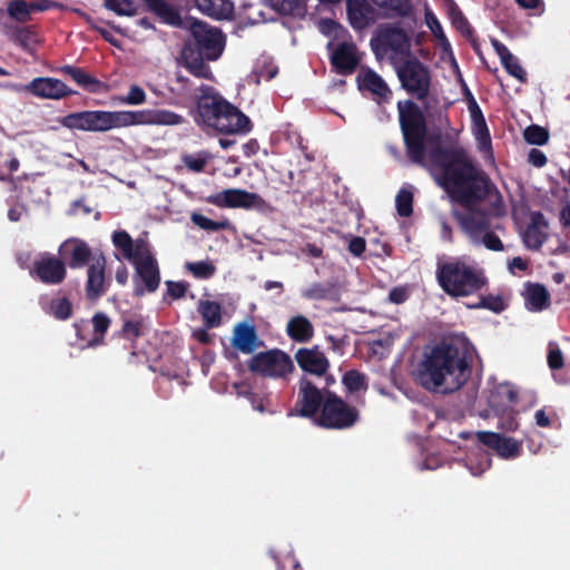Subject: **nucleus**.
<instances>
[{
    "label": "nucleus",
    "instance_id": "31",
    "mask_svg": "<svg viewBox=\"0 0 570 570\" xmlns=\"http://www.w3.org/2000/svg\"><path fill=\"white\" fill-rule=\"evenodd\" d=\"M59 72L72 79L79 87L89 92H97L101 87V81L87 73L82 68L66 65L59 68Z\"/></svg>",
    "mask_w": 570,
    "mask_h": 570
},
{
    "label": "nucleus",
    "instance_id": "10",
    "mask_svg": "<svg viewBox=\"0 0 570 570\" xmlns=\"http://www.w3.org/2000/svg\"><path fill=\"white\" fill-rule=\"evenodd\" d=\"M360 421V411L335 392L325 390V403L316 424L328 430H347Z\"/></svg>",
    "mask_w": 570,
    "mask_h": 570
},
{
    "label": "nucleus",
    "instance_id": "40",
    "mask_svg": "<svg viewBox=\"0 0 570 570\" xmlns=\"http://www.w3.org/2000/svg\"><path fill=\"white\" fill-rule=\"evenodd\" d=\"M47 313L59 321H66L72 315V304L68 297L53 298L48 305Z\"/></svg>",
    "mask_w": 570,
    "mask_h": 570
},
{
    "label": "nucleus",
    "instance_id": "50",
    "mask_svg": "<svg viewBox=\"0 0 570 570\" xmlns=\"http://www.w3.org/2000/svg\"><path fill=\"white\" fill-rule=\"evenodd\" d=\"M105 7L118 16L131 17L136 14L134 0H105Z\"/></svg>",
    "mask_w": 570,
    "mask_h": 570
},
{
    "label": "nucleus",
    "instance_id": "32",
    "mask_svg": "<svg viewBox=\"0 0 570 570\" xmlns=\"http://www.w3.org/2000/svg\"><path fill=\"white\" fill-rule=\"evenodd\" d=\"M525 306L531 312H541L550 306V294L544 285L539 283L528 285Z\"/></svg>",
    "mask_w": 570,
    "mask_h": 570
},
{
    "label": "nucleus",
    "instance_id": "48",
    "mask_svg": "<svg viewBox=\"0 0 570 570\" xmlns=\"http://www.w3.org/2000/svg\"><path fill=\"white\" fill-rule=\"evenodd\" d=\"M450 17L453 27L456 30H459L463 37H465L466 39L473 38L474 30L458 7H453L450 9Z\"/></svg>",
    "mask_w": 570,
    "mask_h": 570
},
{
    "label": "nucleus",
    "instance_id": "2",
    "mask_svg": "<svg viewBox=\"0 0 570 570\" xmlns=\"http://www.w3.org/2000/svg\"><path fill=\"white\" fill-rule=\"evenodd\" d=\"M472 346L466 338L442 341L424 353L417 367V381L428 391L451 394L470 379Z\"/></svg>",
    "mask_w": 570,
    "mask_h": 570
},
{
    "label": "nucleus",
    "instance_id": "19",
    "mask_svg": "<svg viewBox=\"0 0 570 570\" xmlns=\"http://www.w3.org/2000/svg\"><path fill=\"white\" fill-rule=\"evenodd\" d=\"M106 257L104 254L94 256V262L88 265L87 281L85 285L86 297L88 301H97L104 296L109 286L110 279L106 277Z\"/></svg>",
    "mask_w": 570,
    "mask_h": 570
},
{
    "label": "nucleus",
    "instance_id": "16",
    "mask_svg": "<svg viewBox=\"0 0 570 570\" xmlns=\"http://www.w3.org/2000/svg\"><path fill=\"white\" fill-rule=\"evenodd\" d=\"M30 275L43 284L59 285L67 276V267L59 257L47 254L33 262Z\"/></svg>",
    "mask_w": 570,
    "mask_h": 570
},
{
    "label": "nucleus",
    "instance_id": "55",
    "mask_svg": "<svg viewBox=\"0 0 570 570\" xmlns=\"http://www.w3.org/2000/svg\"><path fill=\"white\" fill-rule=\"evenodd\" d=\"M476 307L487 308L494 313H500L505 308L504 301L499 295H487L480 298V302L475 305Z\"/></svg>",
    "mask_w": 570,
    "mask_h": 570
},
{
    "label": "nucleus",
    "instance_id": "20",
    "mask_svg": "<svg viewBox=\"0 0 570 570\" xmlns=\"http://www.w3.org/2000/svg\"><path fill=\"white\" fill-rule=\"evenodd\" d=\"M476 438L480 443L494 450L504 459L517 458L521 454L522 443L513 438L490 431H480L476 433Z\"/></svg>",
    "mask_w": 570,
    "mask_h": 570
},
{
    "label": "nucleus",
    "instance_id": "62",
    "mask_svg": "<svg viewBox=\"0 0 570 570\" xmlns=\"http://www.w3.org/2000/svg\"><path fill=\"white\" fill-rule=\"evenodd\" d=\"M30 12H42L50 8H56L58 4L51 0H39L28 3Z\"/></svg>",
    "mask_w": 570,
    "mask_h": 570
},
{
    "label": "nucleus",
    "instance_id": "38",
    "mask_svg": "<svg viewBox=\"0 0 570 570\" xmlns=\"http://www.w3.org/2000/svg\"><path fill=\"white\" fill-rule=\"evenodd\" d=\"M91 323L94 326V336L89 341L90 346H97L104 343L105 334L107 333L111 321L109 316L104 312H97L92 318Z\"/></svg>",
    "mask_w": 570,
    "mask_h": 570
},
{
    "label": "nucleus",
    "instance_id": "53",
    "mask_svg": "<svg viewBox=\"0 0 570 570\" xmlns=\"http://www.w3.org/2000/svg\"><path fill=\"white\" fill-rule=\"evenodd\" d=\"M209 155L205 151H200L196 155L187 154L184 155L181 160L184 165L193 173H200L204 170Z\"/></svg>",
    "mask_w": 570,
    "mask_h": 570
},
{
    "label": "nucleus",
    "instance_id": "13",
    "mask_svg": "<svg viewBox=\"0 0 570 570\" xmlns=\"http://www.w3.org/2000/svg\"><path fill=\"white\" fill-rule=\"evenodd\" d=\"M325 403V390L318 389L311 380L302 377L298 383L297 399L289 416L314 419L321 414Z\"/></svg>",
    "mask_w": 570,
    "mask_h": 570
},
{
    "label": "nucleus",
    "instance_id": "1",
    "mask_svg": "<svg viewBox=\"0 0 570 570\" xmlns=\"http://www.w3.org/2000/svg\"><path fill=\"white\" fill-rule=\"evenodd\" d=\"M428 156L438 184L461 205L469 208L489 196L492 186L489 176L474 164L462 146L436 145Z\"/></svg>",
    "mask_w": 570,
    "mask_h": 570
},
{
    "label": "nucleus",
    "instance_id": "42",
    "mask_svg": "<svg viewBox=\"0 0 570 570\" xmlns=\"http://www.w3.org/2000/svg\"><path fill=\"white\" fill-rule=\"evenodd\" d=\"M425 21H426V24H428L429 29L431 30L432 35L438 40L439 46L442 48V50L450 51L451 43L448 40L438 18L432 12H428L425 14Z\"/></svg>",
    "mask_w": 570,
    "mask_h": 570
},
{
    "label": "nucleus",
    "instance_id": "58",
    "mask_svg": "<svg viewBox=\"0 0 570 570\" xmlns=\"http://www.w3.org/2000/svg\"><path fill=\"white\" fill-rule=\"evenodd\" d=\"M166 285H167V294L173 299L183 298L186 295L188 287H189L188 283H186V282L167 281Z\"/></svg>",
    "mask_w": 570,
    "mask_h": 570
},
{
    "label": "nucleus",
    "instance_id": "52",
    "mask_svg": "<svg viewBox=\"0 0 570 570\" xmlns=\"http://www.w3.org/2000/svg\"><path fill=\"white\" fill-rule=\"evenodd\" d=\"M147 95L138 85H131L126 96L118 97V101L122 105L138 106L145 104Z\"/></svg>",
    "mask_w": 570,
    "mask_h": 570
},
{
    "label": "nucleus",
    "instance_id": "17",
    "mask_svg": "<svg viewBox=\"0 0 570 570\" xmlns=\"http://www.w3.org/2000/svg\"><path fill=\"white\" fill-rule=\"evenodd\" d=\"M58 255L65 262V266L72 269L82 268L94 262L90 246L80 238L70 237L62 242L58 248Z\"/></svg>",
    "mask_w": 570,
    "mask_h": 570
},
{
    "label": "nucleus",
    "instance_id": "4",
    "mask_svg": "<svg viewBox=\"0 0 570 570\" xmlns=\"http://www.w3.org/2000/svg\"><path fill=\"white\" fill-rule=\"evenodd\" d=\"M199 90L194 116L197 125L222 134H247L252 130L250 119L213 87L202 85Z\"/></svg>",
    "mask_w": 570,
    "mask_h": 570
},
{
    "label": "nucleus",
    "instance_id": "24",
    "mask_svg": "<svg viewBox=\"0 0 570 570\" xmlns=\"http://www.w3.org/2000/svg\"><path fill=\"white\" fill-rule=\"evenodd\" d=\"M112 244L121 256L134 263L151 249L150 244L142 238L132 239L126 230H116L111 236Z\"/></svg>",
    "mask_w": 570,
    "mask_h": 570
},
{
    "label": "nucleus",
    "instance_id": "54",
    "mask_svg": "<svg viewBox=\"0 0 570 570\" xmlns=\"http://www.w3.org/2000/svg\"><path fill=\"white\" fill-rule=\"evenodd\" d=\"M501 63L509 75H511L522 83L527 82V72L521 67L518 59L513 55L510 56V60H502Z\"/></svg>",
    "mask_w": 570,
    "mask_h": 570
},
{
    "label": "nucleus",
    "instance_id": "8",
    "mask_svg": "<svg viewBox=\"0 0 570 570\" xmlns=\"http://www.w3.org/2000/svg\"><path fill=\"white\" fill-rule=\"evenodd\" d=\"M184 30L189 31L183 50L207 58V61L217 60L225 48V36L223 32L208 23L190 18Z\"/></svg>",
    "mask_w": 570,
    "mask_h": 570
},
{
    "label": "nucleus",
    "instance_id": "45",
    "mask_svg": "<svg viewBox=\"0 0 570 570\" xmlns=\"http://www.w3.org/2000/svg\"><path fill=\"white\" fill-rule=\"evenodd\" d=\"M7 12L18 22H28L31 19L29 4L24 0H11L8 2Z\"/></svg>",
    "mask_w": 570,
    "mask_h": 570
},
{
    "label": "nucleus",
    "instance_id": "43",
    "mask_svg": "<svg viewBox=\"0 0 570 570\" xmlns=\"http://www.w3.org/2000/svg\"><path fill=\"white\" fill-rule=\"evenodd\" d=\"M12 40L24 50H31L38 42L37 33L31 27H17L13 31Z\"/></svg>",
    "mask_w": 570,
    "mask_h": 570
},
{
    "label": "nucleus",
    "instance_id": "23",
    "mask_svg": "<svg viewBox=\"0 0 570 570\" xmlns=\"http://www.w3.org/2000/svg\"><path fill=\"white\" fill-rule=\"evenodd\" d=\"M455 218L463 232L473 243H479L480 236L491 227L489 215L481 209H470L468 213H456Z\"/></svg>",
    "mask_w": 570,
    "mask_h": 570
},
{
    "label": "nucleus",
    "instance_id": "5",
    "mask_svg": "<svg viewBox=\"0 0 570 570\" xmlns=\"http://www.w3.org/2000/svg\"><path fill=\"white\" fill-rule=\"evenodd\" d=\"M396 108L406 155L413 164L422 166L425 164L428 136L424 111L412 99L399 100Z\"/></svg>",
    "mask_w": 570,
    "mask_h": 570
},
{
    "label": "nucleus",
    "instance_id": "60",
    "mask_svg": "<svg viewBox=\"0 0 570 570\" xmlns=\"http://www.w3.org/2000/svg\"><path fill=\"white\" fill-rule=\"evenodd\" d=\"M528 161L534 167L541 168L546 166L548 158L543 151L537 148H532L528 155Z\"/></svg>",
    "mask_w": 570,
    "mask_h": 570
},
{
    "label": "nucleus",
    "instance_id": "35",
    "mask_svg": "<svg viewBox=\"0 0 570 570\" xmlns=\"http://www.w3.org/2000/svg\"><path fill=\"white\" fill-rule=\"evenodd\" d=\"M377 7L387 11L389 18H406L412 14L411 0H372Z\"/></svg>",
    "mask_w": 570,
    "mask_h": 570
},
{
    "label": "nucleus",
    "instance_id": "63",
    "mask_svg": "<svg viewBox=\"0 0 570 570\" xmlns=\"http://www.w3.org/2000/svg\"><path fill=\"white\" fill-rule=\"evenodd\" d=\"M406 298L407 294L403 287H393L389 293V299L394 304H402Z\"/></svg>",
    "mask_w": 570,
    "mask_h": 570
},
{
    "label": "nucleus",
    "instance_id": "27",
    "mask_svg": "<svg viewBox=\"0 0 570 570\" xmlns=\"http://www.w3.org/2000/svg\"><path fill=\"white\" fill-rule=\"evenodd\" d=\"M549 224L541 212H532L530 224L523 233V243L527 248L539 250L548 238Z\"/></svg>",
    "mask_w": 570,
    "mask_h": 570
},
{
    "label": "nucleus",
    "instance_id": "26",
    "mask_svg": "<svg viewBox=\"0 0 570 570\" xmlns=\"http://www.w3.org/2000/svg\"><path fill=\"white\" fill-rule=\"evenodd\" d=\"M147 10L153 12L163 23L183 29L191 17H181L179 10L165 0H141Z\"/></svg>",
    "mask_w": 570,
    "mask_h": 570
},
{
    "label": "nucleus",
    "instance_id": "51",
    "mask_svg": "<svg viewBox=\"0 0 570 570\" xmlns=\"http://www.w3.org/2000/svg\"><path fill=\"white\" fill-rule=\"evenodd\" d=\"M396 210L401 217H409L413 213V194L401 189L396 195Z\"/></svg>",
    "mask_w": 570,
    "mask_h": 570
},
{
    "label": "nucleus",
    "instance_id": "36",
    "mask_svg": "<svg viewBox=\"0 0 570 570\" xmlns=\"http://www.w3.org/2000/svg\"><path fill=\"white\" fill-rule=\"evenodd\" d=\"M181 57L185 61L186 69L198 78H208L210 75L209 67L205 63L207 58L181 50Z\"/></svg>",
    "mask_w": 570,
    "mask_h": 570
},
{
    "label": "nucleus",
    "instance_id": "37",
    "mask_svg": "<svg viewBox=\"0 0 570 570\" xmlns=\"http://www.w3.org/2000/svg\"><path fill=\"white\" fill-rule=\"evenodd\" d=\"M273 10L283 16L301 17L305 13L302 0H264Z\"/></svg>",
    "mask_w": 570,
    "mask_h": 570
},
{
    "label": "nucleus",
    "instance_id": "28",
    "mask_svg": "<svg viewBox=\"0 0 570 570\" xmlns=\"http://www.w3.org/2000/svg\"><path fill=\"white\" fill-rule=\"evenodd\" d=\"M253 324L242 322L234 326L232 345L244 354H252L263 345Z\"/></svg>",
    "mask_w": 570,
    "mask_h": 570
},
{
    "label": "nucleus",
    "instance_id": "7",
    "mask_svg": "<svg viewBox=\"0 0 570 570\" xmlns=\"http://www.w3.org/2000/svg\"><path fill=\"white\" fill-rule=\"evenodd\" d=\"M370 47L377 60L385 57L407 59L412 57L410 35L395 22L380 23L370 40Z\"/></svg>",
    "mask_w": 570,
    "mask_h": 570
},
{
    "label": "nucleus",
    "instance_id": "6",
    "mask_svg": "<svg viewBox=\"0 0 570 570\" xmlns=\"http://www.w3.org/2000/svg\"><path fill=\"white\" fill-rule=\"evenodd\" d=\"M436 278L441 288L452 297L472 295L487 284L481 272L460 261L440 264Z\"/></svg>",
    "mask_w": 570,
    "mask_h": 570
},
{
    "label": "nucleus",
    "instance_id": "49",
    "mask_svg": "<svg viewBox=\"0 0 570 570\" xmlns=\"http://www.w3.org/2000/svg\"><path fill=\"white\" fill-rule=\"evenodd\" d=\"M523 137L530 145L542 146L549 140V131L539 125H530L525 128Z\"/></svg>",
    "mask_w": 570,
    "mask_h": 570
},
{
    "label": "nucleus",
    "instance_id": "9",
    "mask_svg": "<svg viewBox=\"0 0 570 570\" xmlns=\"http://www.w3.org/2000/svg\"><path fill=\"white\" fill-rule=\"evenodd\" d=\"M401 88L412 98L424 101L431 91L432 75L426 65L412 56L394 65Z\"/></svg>",
    "mask_w": 570,
    "mask_h": 570
},
{
    "label": "nucleus",
    "instance_id": "64",
    "mask_svg": "<svg viewBox=\"0 0 570 570\" xmlns=\"http://www.w3.org/2000/svg\"><path fill=\"white\" fill-rule=\"evenodd\" d=\"M209 328H197L193 332V337L199 342L200 344L208 345L212 343L210 334L208 333Z\"/></svg>",
    "mask_w": 570,
    "mask_h": 570
},
{
    "label": "nucleus",
    "instance_id": "46",
    "mask_svg": "<svg viewBox=\"0 0 570 570\" xmlns=\"http://www.w3.org/2000/svg\"><path fill=\"white\" fill-rule=\"evenodd\" d=\"M121 333L127 340H136L144 334V318L140 315H136L130 318L124 320Z\"/></svg>",
    "mask_w": 570,
    "mask_h": 570
},
{
    "label": "nucleus",
    "instance_id": "57",
    "mask_svg": "<svg viewBox=\"0 0 570 570\" xmlns=\"http://www.w3.org/2000/svg\"><path fill=\"white\" fill-rule=\"evenodd\" d=\"M345 239L348 240V252L355 256V257H360L364 254V252L366 250V240L365 238L361 237V236H354V235H346L344 236Z\"/></svg>",
    "mask_w": 570,
    "mask_h": 570
},
{
    "label": "nucleus",
    "instance_id": "47",
    "mask_svg": "<svg viewBox=\"0 0 570 570\" xmlns=\"http://www.w3.org/2000/svg\"><path fill=\"white\" fill-rule=\"evenodd\" d=\"M190 219L196 226L207 232H219L229 227L227 219L216 222L198 213H193Z\"/></svg>",
    "mask_w": 570,
    "mask_h": 570
},
{
    "label": "nucleus",
    "instance_id": "29",
    "mask_svg": "<svg viewBox=\"0 0 570 570\" xmlns=\"http://www.w3.org/2000/svg\"><path fill=\"white\" fill-rule=\"evenodd\" d=\"M302 297L307 301H328L338 302L341 298V287L337 282H315L301 293Z\"/></svg>",
    "mask_w": 570,
    "mask_h": 570
},
{
    "label": "nucleus",
    "instance_id": "11",
    "mask_svg": "<svg viewBox=\"0 0 570 570\" xmlns=\"http://www.w3.org/2000/svg\"><path fill=\"white\" fill-rule=\"evenodd\" d=\"M247 365L252 373L273 379H285L294 370L291 356L277 348L255 354Z\"/></svg>",
    "mask_w": 570,
    "mask_h": 570
},
{
    "label": "nucleus",
    "instance_id": "39",
    "mask_svg": "<svg viewBox=\"0 0 570 570\" xmlns=\"http://www.w3.org/2000/svg\"><path fill=\"white\" fill-rule=\"evenodd\" d=\"M472 131L478 141L479 149L483 153H490L492 155L491 135L485 119L472 122Z\"/></svg>",
    "mask_w": 570,
    "mask_h": 570
},
{
    "label": "nucleus",
    "instance_id": "15",
    "mask_svg": "<svg viewBox=\"0 0 570 570\" xmlns=\"http://www.w3.org/2000/svg\"><path fill=\"white\" fill-rule=\"evenodd\" d=\"M361 60L358 48L352 40L338 42L330 55L332 69L341 76L354 73Z\"/></svg>",
    "mask_w": 570,
    "mask_h": 570
},
{
    "label": "nucleus",
    "instance_id": "18",
    "mask_svg": "<svg viewBox=\"0 0 570 570\" xmlns=\"http://www.w3.org/2000/svg\"><path fill=\"white\" fill-rule=\"evenodd\" d=\"M360 92H368L379 104L387 102L392 98V90L386 81L372 68L362 66L355 79Z\"/></svg>",
    "mask_w": 570,
    "mask_h": 570
},
{
    "label": "nucleus",
    "instance_id": "22",
    "mask_svg": "<svg viewBox=\"0 0 570 570\" xmlns=\"http://www.w3.org/2000/svg\"><path fill=\"white\" fill-rule=\"evenodd\" d=\"M24 89L33 96L45 99H61L75 94L63 81L49 77L35 78L26 85Z\"/></svg>",
    "mask_w": 570,
    "mask_h": 570
},
{
    "label": "nucleus",
    "instance_id": "59",
    "mask_svg": "<svg viewBox=\"0 0 570 570\" xmlns=\"http://www.w3.org/2000/svg\"><path fill=\"white\" fill-rule=\"evenodd\" d=\"M563 355L559 347L550 348L548 352V365L551 370H560L563 367Z\"/></svg>",
    "mask_w": 570,
    "mask_h": 570
},
{
    "label": "nucleus",
    "instance_id": "33",
    "mask_svg": "<svg viewBox=\"0 0 570 570\" xmlns=\"http://www.w3.org/2000/svg\"><path fill=\"white\" fill-rule=\"evenodd\" d=\"M195 2L203 13L216 19L228 18L234 11L230 0H195Z\"/></svg>",
    "mask_w": 570,
    "mask_h": 570
},
{
    "label": "nucleus",
    "instance_id": "44",
    "mask_svg": "<svg viewBox=\"0 0 570 570\" xmlns=\"http://www.w3.org/2000/svg\"><path fill=\"white\" fill-rule=\"evenodd\" d=\"M342 382L350 393L367 390L366 376L356 370L347 371L343 375Z\"/></svg>",
    "mask_w": 570,
    "mask_h": 570
},
{
    "label": "nucleus",
    "instance_id": "61",
    "mask_svg": "<svg viewBox=\"0 0 570 570\" xmlns=\"http://www.w3.org/2000/svg\"><path fill=\"white\" fill-rule=\"evenodd\" d=\"M499 393L510 403L515 404L518 402L519 395L518 391L509 384L501 385L499 387Z\"/></svg>",
    "mask_w": 570,
    "mask_h": 570
},
{
    "label": "nucleus",
    "instance_id": "12",
    "mask_svg": "<svg viewBox=\"0 0 570 570\" xmlns=\"http://www.w3.org/2000/svg\"><path fill=\"white\" fill-rule=\"evenodd\" d=\"M135 268L134 296L141 297L146 293H155L160 285V268L153 250L131 263Z\"/></svg>",
    "mask_w": 570,
    "mask_h": 570
},
{
    "label": "nucleus",
    "instance_id": "25",
    "mask_svg": "<svg viewBox=\"0 0 570 570\" xmlns=\"http://www.w3.org/2000/svg\"><path fill=\"white\" fill-rule=\"evenodd\" d=\"M294 357L304 372L317 376L324 375L330 367L327 357L317 346L298 348Z\"/></svg>",
    "mask_w": 570,
    "mask_h": 570
},
{
    "label": "nucleus",
    "instance_id": "41",
    "mask_svg": "<svg viewBox=\"0 0 570 570\" xmlns=\"http://www.w3.org/2000/svg\"><path fill=\"white\" fill-rule=\"evenodd\" d=\"M185 268L197 279H209L217 271L209 261L187 262Z\"/></svg>",
    "mask_w": 570,
    "mask_h": 570
},
{
    "label": "nucleus",
    "instance_id": "56",
    "mask_svg": "<svg viewBox=\"0 0 570 570\" xmlns=\"http://www.w3.org/2000/svg\"><path fill=\"white\" fill-rule=\"evenodd\" d=\"M476 244H483L488 249L494 252H501L504 249L502 240L499 238L497 234H494L490 229H488L480 236V242Z\"/></svg>",
    "mask_w": 570,
    "mask_h": 570
},
{
    "label": "nucleus",
    "instance_id": "14",
    "mask_svg": "<svg viewBox=\"0 0 570 570\" xmlns=\"http://www.w3.org/2000/svg\"><path fill=\"white\" fill-rule=\"evenodd\" d=\"M206 202L220 208L264 209L267 206L261 195L238 188L224 189L208 196Z\"/></svg>",
    "mask_w": 570,
    "mask_h": 570
},
{
    "label": "nucleus",
    "instance_id": "3",
    "mask_svg": "<svg viewBox=\"0 0 570 570\" xmlns=\"http://www.w3.org/2000/svg\"><path fill=\"white\" fill-rule=\"evenodd\" d=\"M184 120L181 115L166 109L85 110L62 117L60 124L68 129L104 132L131 126H177Z\"/></svg>",
    "mask_w": 570,
    "mask_h": 570
},
{
    "label": "nucleus",
    "instance_id": "34",
    "mask_svg": "<svg viewBox=\"0 0 570 570\" xmlns=\"http://www.w3.org/2000/svg\"><path fill=\"white\" fill-rule=\"evenodd\" d=\"M197 312L200 314L206 328H215L222 324V305L215 301L200 299Z\"/></svg>",
    "mask_w": 570,
    "mask_h": 570
},
{
    "label": "nucleus",
    "instance_id": "21",
    "mask_svg": "<svg viewBox=\"0 0 570 570\" xmlns=\"http://www.w3.org/2000/svg\"><path fill=\"white\" fill-rule=\"evenodd\" d=\"M346 14L351 27L358 32L377 20V11L367 0H346Z\"/></svg>",
    "mask_w": 570,
    "mask_h": 570
},
{
    "label": "nucleus",
    "instance_id": "30",
    "mask_svg": "<svg viewBox=\"0 0 570 570\" xmlns=\"http://www.w3.org/2000/svg\"><path fill=\"white\" fill-rule=\"evenodd\" d=\"M286 333L294 342L306 343L314 336V326L306 316L296 315L287 322Z\"/></svg>",
    "mask_w": 570,
    "mask_h": 570
}]
</instances>
